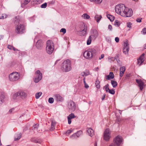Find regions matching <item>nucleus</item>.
Masks as SVG:
<instances>
[{
	"label": "nucleus",
	"mask_w": 146,
	"mask_h": 146,
	"mask_svg": "<svg viewBox=\"0 0 146 146\" xmlns=\"http://www.w3.org/2000/svg\"><path fill=\"white\" fill-rule=\"evenodd\" d=\"M68 124H70L71 123V119H70L69 118H68Z\"/></svg>",
	"instance_id": "680f3d73"
},
{
	"label": "nucleus",
	"mask_w": 146,
	"mask_h": 146,
	"mask_svg": "<svg viewBox=\"0 0 146 146\" xmlns=\"http://www.w3.org/2000/svg\"><path fill=\"white\" fill-rule=\"evenodd\" d=\"M106 79L109 80L110 79H113L114 77V75L112 72H110L109 75H108L106 76Z\"/></svg>",
	"instance_id": "a878e982"
},
{
	"label": "nucleus",
	"mask_w": 146,
	"mask_h": 146,
	"mask_svg": "<svg viewBox=\"0 0 146 146\" xmlns=\"http://www.w3.org/2000/svg\"><path fill=\"white\" fill-rule=\"evenodd\" d=\"M132 23L130 22H128L127 23V27L129 28H131V27Z\"/></svg>",
	"instance_id": "603ef678"
},
{
	"label": "nucleus",
	"mask_w": 146,
	"mask_h": 146,
	"mask_svg": "<svg viewBox=\"0 0 146 146\" xmlns=\"http://www.w3.org/2000/svg\"><path fill=\"white\" fill-rule=\"evenodd\" d=\"M111 83L113 88H115L117 85V82L115 81L111 80Z\"/></svg>",
	"instance_id": "72a5a7b5"
},
{
	"label": "nucleus",
	"mask_w": 146,
	"mask_h": 146,
	"mask_svg": "<svg viewBox=\"0 0 146 146\" xmlns=\"http://www.w3.org/2000/svg\"><path fill=\"white\" fill-rule=\"evenodd\" d=\"M68 108L71 112L74 111L76 108V104L73 101L70 100L68 103Z\"/></svg>",
	"instance_id": "0eeeda50"
},
{
	"label": "nucleus",
	"mask_w": 146,
	"mask_h": 146,
	"mask_svg": "<svg viewBox=\"0 0 146 146\" xmlns=\"http://www.w3.org/2000/svg\"><path fill=\"white\" fill-rule=\"evenodd\" d=\"M31 0H25L24 2L22 3L21 5L23 6L28 4L30 1Z\"/></svg>",
	"instance_id": "c9c22d12"
},
{
	"label": "nucleus",
	"mask_w": 146,
	"mask_h": 146,
	"mask_svg": "<svg viewBox=\"0 0 146 146\" xmlns=\"http://www.w3.org/2000/svg\"><path fill=\"white\" fill-rule=\"evenodd\" d=\"M13 22L14 24L15 25L21 24V21L20 17L18 16H16L13 19Z\"/></svg>",
	"instance_id": "dca6fc26"
},
{
	"label": "nucleus",
	"mask_w": 146,
	"mask_h": 146,
	"mask_svg": "<svg viewBox=\"0 0 146 146\" xmlns=\"http://www.w3.org/2000/svg\"><path fill=\"white\" fill-rule=\"evenodd\" d=\"M89 72L88 70L86 71V72H84L83 73H82L81 74L82 76H86L89 74Z\"/></svg>",
	"instance_id": "79ce46f5"
},
{
	"label": "nucleus",
	"mask_w": 146,
	"mask_h": 146,
	"mask_svg": "<svg viewBox=\"0 0 146 146\" xmlns=\"http://www.w3.org/2000/svg\"><path fill=\"white\" fill-rule=\"evenodd\" d=\"M141 32H143V34H146V27L144 28L142 30Z\"/></svg>",
	"instance_id": "4d7b16f0"
},
{
	"label": "nucleus",
	"mask_w": 146,
	"mask_h": 146,
	"mask_svg": "<svg viewBox=\"0 0 146 146\" xmlns=\"http://www.w3.org/2000/svg\"><path fill=\"white\" fill-rule=\"evenodd\" d=\"M42 45V41L41 40H38L36 44V46L38 49H40Z\"/></svg>",
	"instance_id": "a211bd4d"
},
{
	"label": "nucleus",
	"mask_w": 146,
	"mask_h": 146,
	"mask_svg": "<svg viewBox=\"0 0 146 146\" xmlns=\"http://www.w3.org/2000/svg\"><path fill=\"white\" fill-rule=\"evenodd\" d=\"M117 120L118 122H120L122 120V119L119 118H117Z\"/></svg>",
	"instance_id": "e2e57ef3"
},
{
	"label": "nucleus",
	"mask_w": 146,
	"mask_h": 146,
	"mask_svg": "<svg viewBox=\"0 0 146 146\" xmlns=\"http://www.w3.org/2000/svg\"><path fill=\"white\" fill-rule=\"evenodd\" d=\"M126 7L125 5L123 4H121L117 5L115 8V12L122 16L123 15H124V12H125Z\"/></svg>",
	"instance_id": "7ed1b4c3"
},
{
	"label": "nucleus",
	"mask_w": 146,
	"mask_h": 146,
	"mask_svg": "<svg viewBox=\"0 0 146 146\" xmlns=\"http://www.w3.org/2000/svg\"><path fill=\"white\" fill-rule=\"evenodd\" d=\"M118 57V55H117L116 56L115 58H113V57H112V58H111L110 59H117V58Z\"/></svg>",
	"instance_id": "338daca9"
},
{
	"label": "nucleus",
	"mask_w": 146,
	"mask_h": 146,
	"mask_svg": "<svg viewBox=\"0 0 146 146\" xmlns=\"http://www.w3.org/2000/svg\"><path fill=\"white\" fill-rule=\"evenodd\" d=\"M107 18L110 19L111 21H113L114 18V17L112 15H111L109 14H108L107 15Z\"/></svg>",
	"instance_id": "7c9ffc66"
},
{
	"label": "nucleus",
	"mask_w": 146,
	"mask_h": 146,
	"mask_svg": "<svg viewBox=\"0 0 146 146\" xmlns=\"http://www.w3.org/2000/svg\"><path fill=\"white\" fill-rule=\"evenodd\" d=\"M125 68L124 66H123L120 67L119 68V76L121 77L123 75V74L125 71Z\"/></svg>",
	"instance_id": "f3484780"
},
{
	"label": "nucleus",
	"mask_w": 146,
	"mask_h": 146,
	"mask_svg": "<svg viewBox=\"0 0 146 146\" xmlns=\"http://www.w3.org/2000/svg\"><path fill=\"white\" fill-rule=\"evenodd\" d=\"M108 29L110 31H111L112 29V26L111 25H109L108 26Z\"/></svg>",
	"instance_id": "052dcab7"
},
{
	"label": "nucleus",
	"mask_w": 146,
	"mask_h": 146,
	"mask_svg": "<svg viewBox=\"0 0 146 146\" xmlns=\"http://www.w3.org/2000/svg\"><path fill=\"white\" fill-rule=\"evenodd\" d=\"M109 87V84H107V85H106V86H105L104 87V88H105V90L107 92H108V91H109V90H110L108 87Z\"/></svg>",
	"instance_id": "de8ad7c7"
},
{
	"label": "nucleus",
	"mask_w": 146,
	"mask_h": 146,
	"mask_svg": "<svg viewBox=\"0 0 146 146\" xmlns=\"http://www.w3.org/2000/svg\"><path fill=\"white\" fill-rule=\"evenodd\" d=\"M47 6V3H45L43 4H42L41 6L40 7L41 8H45Z\"/></svg>",
	"instance_id": "09e8293b"
},
{
	"label": "nucleus",
	"mask_w": 146,
	"mask_h": 146,
	"mask_svg": "<svg viewBox=\"0 0 146 146\" xmlns=\"http://www.w3.org/2000/svg\"><path fill=\"white\" fill-rule=\"evenodd\" d=\"M36 77L34 79V81L35 83H38L42 78V74L39 70H37L36 72Z\"/></svg>",
	"instance_id": "6e6552de"
},
{
	"label": "nucleus",
	"mask_w": 146,
	"mask_h": 146,
	"mask_svg": "<svg viewBox=\"0 0 146 146\" xmlns=\"http://www.w3.org/2000/svg\"><path fill=\"white\" fill-rule=\"evenodd\" d=\"M31 141L35 143L41 144L42 142V140L40 139L33 138L31 139Z\"/></svg>",
	"instance_id": "412c9836"
},
{
	"label": "nucleus",
	"mask_w": 146,
	"mask_h": 146,
	"mask_svg": "<svg viewBox=\"0 0 146 146\" xmlns=\"http://www.w3.org/2000/svg\"><path fill=\"white\" fill-rule=\"evenodd\" d=\"M141 19H142L141 18H139L137 19H136V21L137 22L140 23L141 21Z\"/></svg>",
	"instance_id": "13d9d810"
},
{
	"label": "nucleus",
	"mask_w": 146,
	"mask_h": 146,
	"mask_svg": "<svg viewBox=\"0 0 146 146\" xmlns=\"http://www.w3.org/2000/svg\"><path fill=\"white\" fill-rule=\"evenodd\" d=\"M91 2L96 3L97 4L100 3L102 1V0H89Z\"/></svg>",
	"instance_id": "4c0bfd02"
},
{
	"label": "nucleus",
	"mask_w": 146,
	"mask_h": 146,
	"mask_svg": "<svg viewBox=\"0 0 146 146\" xmlns=\"http://www.w3.org/2000/svg\"><path fill=\"white\" fill-rule=\"evenodd\" d=\"M99 69V68L98 67L95 68L94 69V70L95 71H98Z\"/></svg>",
	"instance_id": "774afa93"
},
{
	"label": "nucleus",
	"mask_w": 146,
	"mask_h": 146,
	"mask_svg": "<svg viewBox=\"0 0 146 146\" xmlns=\"http://www.w3.org/2000/svg\"><path fill=\"white\" fill-rule=\"evenodd\" d=\"M83 25L84 27V29H81L80 31L82 33H81L82 35L83 36H84L86 34L87 29V27H85V25L84 23L83 24Z\"/></svg>",
	"instance_id": "5701e85b"
},
{
	"label": "nucleus",
	"mask_w": 146,
	"mask_h": 146,
	"mask_svg": "<svg viewBox=\"0 0 146 146\" xmlns=\"http://www.w3.org/2000/svg\"><path fill=\"white\" fill-rule=\"evenodd\" d=\"M98 35V33L96 29H92L91 31V37H92L93 39H95L97 38Z\"/></svg>",
	"instance_id": "ddd939ff"
},
{
	"label": "nucleus",
	"mask_w": 146,
	"mask_h": 146,
	"mask_svg": "<svg viewBox=\"0 0 146 146\" xmlns=\"http://www.w3.org/2000/svg\"><path fill=\"white\" fill-rule=\"evenodd\" d=\"M75 117V116L74 114L73 113H71L68 116V118H69L70 119L74 118Z\"/></svg>",
	"instance_id": "a19ab883"
},
{
	"label": "nucleus",
	"mask_w": 146,
	"mask_h": 146,
	"mask_svg": "<svg viewBox=\"0 0 146 146\" xmlns=\"http://www.w3.org/2000/svg\"><path fill=\"white\" fill-rule=\"evenodd\" d=\"M38 125L35 124L32 127V130L34 132V133H36L38 132Z\"/></svg>",
	"instance_id": "b1692460"
},
{
	"label": "nucleus",
	"mask_w": 146,
	"mask_h": 146,
	"mask_svg": "<svg viewBox=\"0 0 146 146\" xmlns=\"http://www.w3.org/2000/svg\"><path fill=\"white\" fill-rule=\"evenodd\" d=\"M108 92L110 94H115V92L113 89L110 90L108 91Z\"/></svg>",
	"instance_id": "8fccbe9b"
},
{
	"label": "nucleus",
	"mask_w": 146,
	"mask_h": 146,
	"mask_svg": "<svg viewBox=\"0 0 146 146\" xmlns=\"http://www.w3.org/2000/svg\"><path fill=\"white\" fill-rule=\"evenodd\" d=\"M113 141L117 145H119L121 143L122 141V137L119 135H118L114 139Z\"/></svg>",
	"instance_id": "9b49d317"
},
{
	"label": "nucleus",
	"mask_w": 146,
	"mask_h": 146,
	"mask_svg": "<svg viewBox=\"0 0 146 146\" xmlns=\"http://www.w3.org/2000/svg\"><path fill=\"white\" fill-rule=\"evenodd\" d=\"M25 26L23 24H19L16 26L15 32L19 34H22L25 32Z\"/></svg>",
	"instance_id": "39448f33"
},
{
	"label": "nucleus",
	"mask_w": 146,
	"mask_h": 146,
	"mask_svg": "<svg viewBox=\"0 0 146 146\" xmlns=\"http://www.w3.org/2000/svg\"><path fill=\"white\" fill-rule=\"evenodd\" d=\"M20 77L19 73L17 72H13L9 75V80L13 82L15 81L18 80Z\"/></svg>",
	"instance_id": "20e7f679"
},
{
	"label": "nucleus",
	"mask_w": 146,
	"mask_h": 146,
	"mask_svg": "<svg viewBox=\"0 0 146 146\" xmlns=\"http://www.w3.org/2000/svg\"><path fill=\"white\" fill-rule=\"evenodd\" d=\"M46 50L47 53L50 54L52 53L54 49V44L53 42L50 40L46 41Z\"/></svg>",
	"instance_id": "f03ea898"
},
{
	"label": "nucleus",
	"mask_w": 146,
	"mask_h": 146,
	"mask_svg": "<svg viewBox=\"0 0 146 146\" xmlns=\"http://www.w3.org/2000/svg\"><path fill=\"white\" fill-rule=\"evenodd\" d=\"M19 92H17L13 96V98L14 99H17L18 98H19Z\"/></svg>",
	"instance_id": "f704fd0d"
},
{
	"label": "nucleus",
	"mask_w": 146,
	"mask_h": 146,
	"mask_svg": "<svg viewBox=\"0 0 146 146\" xmlns=\"http://www.w3.org/2000/svg\"><path fill=\"white\" fill-rule=\"evenodd\" d=\"M21 137V134H19V136H18L17 138H15V140L17 141L19 140Z\"/></svg>",
	"instance_id": "6e6d98bb"
},
{
	"label": "nucleus",
	"mask_w": 146,
	"mask_h": 146,
	"mask_svg": "<svg viewBox=\"0 0 146 146\" xmlns=\"http://www.w3.org/2000/svg\"><path fill=\"white\" fill-rule=\"evenodd\" d=\"M55 122L54 120L51 121V126L50 128V130L52 131L55 129Z\"/></svg>",
	"instance_id": "393cba45"
},
{
	"label": "nucleus",
	"mask_w": 146,
	"mask_h": 146,
	"mask_svg": "<svg viewBox=\"0 0 146 146\" xmlns=\"http://www.w3.org/2000/svg\"><path fill=\"white\" fill-rule=\"evenodd\" d=\"M70 137L72 139H76L78 138L77 137V135L76 133H74Z\"/></svg>",
	"instance_id": "c03bdc74"
},
{
	"label": "nucleus",
	"mask_w": 146,
	"mask_h": 146,
	"mask_svg": "<svg viewBox=\"0 0 146 146\" xmlns=\"http://www.w3.org/2000/svg\"><path fill=\"white\" fill-rule=\"evenodd\" d=\"M19 97L22 98H25L27 96L26 93L23 92H19Z\"/></svg>",
	"instance_id": "c85d7f7f"
},
{
	"label": "nucleus",
	"mask_w": 146,
	"mask_h": 146,
	"mask_svg": "<svg viewBox=\"0 0 146 146\" xmlns=\"http://www.w3.org/2000/svg\"><path fill=\"white\" fill-rule=\"evenodd\" d=\"M72 131H73V130H72L71 129L70 130H68V131H66V134H67L69 135Z\"/></svg>",
	"instance_id": "5fc2aeb1"
},
{
	"label": "nucleus",
	"mask_w": 146,
	"mask_h": 146,
	"mask_svg": "<svg viewBox=\"0 0 146 146\" xmlns=\"http://www.w3.org/2000/svg\"><path fill=\"white\" fill-rule=\"evenodd\" d=\"M82 17L85 19H88L90 18V16L86 14H84L82 16Z\"/></svg>",
	"instance_id": "ea45409f"
},
{
	"label": "nucleus",
	"mask_w": 146,
	"mask_h": 146,
	"mask_svg": "<svg viewBox=\"0 0 146 146\" xmlns=\"http://www.w3.org/2000/svg\"><path fill=\"white\" fill-rule=\"evenodd\" d=\"M102 16L100 15H95L94 18L97 22L98 23L102 18Z\"/></svg>",
	"instance_id": "bb28decb"
},
{
	"label": "nucleus",
	"mask_w": 146,
	"mask_h": 146,
	"mask_svg": "<svg viewBox=\"0 0 146 146\" xmlns=\"http://www.w3.org/2000/svg\"><path fill=\"white\" fill-rule=\"evenodd\" d=\"M92 41V37H91V36H90L87 41V45L90 44L91 42Z\"/></svg>",
	"instance_id": "e433bc0d"
},
{
	"label": "nucleus",
	"mask_w": 146,
	"mask_h": 146,
	"mask_svg": "<svg viewBox=\"0 0 146 146\" xmlns=\"http://www.w3.org/2000/svg\"><path fill=\"white\" fill-rule=\"evenodd\" d=\"M114 25L116 27H119L120 25V23L119 21L117 20H115L114 22Z\"/></svg>",
	"instance_id": "58836bf2"
},
{
	"label": "nucleus",
	"mask_w": 146,
	"mask_h": 146,
	"mask_svg": "<svg viewBox=\"0 0 146 146\" xmlns=\"http://www.w3.org/2000/svg\"><path fill=\"white\" fill-rule=\"evenodd\" d=\"M14 108H13L11 109H10L9 111V113H14Z\"/></svg>",
	"instance_id": "864d4df0"
},
{
	"label": "nucleus",
	"mask_w": 146,
	"mask_h": 146,
	"mask_svg": "<svg viewBox=\"0 0 146 146\" xmlns=\"http://www.w3.org/2000/svg\"><path fill=\"white\" fill-rule=\"evenodd\" d=\"M7 17V15L5 14H0V19H4Z\"/></svg>",
	"instance_id": "473e14b6"
},
{
	"label": "nucleus",
	"mask_w": 146,
	"mask_h": 146,
	"mask_svg": "<svg viewBox=\"0 0 146 146\" xmlns=\"http://www.w3.org/2000/svg\"><path fill=\"white\" fill-rule=\"evenodd\" d=\"M129 44L127 43V42H124V47L123 48V52L125 54H128L129 49Z\"/></svg>",
	"instance_id": "4468645a"
},
{
	"label": "nucleus",
	"mask_w": 146,
	"mask_h": 146,
	"mask_svg": "<svg viewBox=\"0 0 146 146\" xmlns=\"http://www.w3.org/2000/svg\"><path fill=\"white\" fill-rule=\"evenodd\" d=\"M48 102L50 104H52L53 103L54 100L52 98H50L48 100Z\"/></svg>",
	"instance_id": "49530a36"
},
{
	"label": "nucleus",
	"mask_w": 146,
	"mask_h": 146,
	"mask_svg": "<svg viewBox=\"0 0 146 146\" xmlns=\"http://www.w3.org/2000/svg\"><path fill=\"white\" fill-rule=\"evenodd\" d=\"M104 54H102L101 55V57L100 58V57L99 58V59L100 60H101L102 59L104 58Z\"/></svg>",
	"instance_id": "0e129e2a"
},
{
	"label": "nucleus",
	"mask_w": 146,
	"mask_h": 146,
	"mask_svg": "<svg viewBox=\"0 0 146 146\" xmlns=\"http://www.w3.org/2000/svg\"><path fill=\"white\" fill-rule=\"evenodd\" d=\"M96 52V51L95 49H91L89 51H86L84 53V56L86 58L89 59L92 58L94 54Z\"/></svg>",
	"instance_id": "423d86ee"
},
{
	"label": "nucleus",
	"mask_w": 146,
	"mask_h": 146,
	"mask_svg": "<svg viewBox=\"0 0 146 146\" xmlns=\"http://www.w3.org/2000/svg\"><path fill=\"white\" fill-rule=\"evenodd\" d=\"M100 82L98 79H96L95 82V85L96 87L98 88L99 89L100 88Z\"/></svg>",
	"instance_id": "c756f323"
},
{
	"label": "nucleus",
	"mask_w": 146,
	"mask_h": 146,
	"mask_svg": "<svg viewBox=\"0 0 146 146\" xmlns=\"http://www.w3.org/2000/svg\"><path fill=\"white\" fill-rule=\"evenodd\" d=\"M85 87L86 88H87L89 87V86L88 84H84Z\"/></svg>",
	"instance_id": "69168bd1"
},
{
	"label": "nucleus",
	"mask_w": 146,
	"mask_h": 146,
	"mask_svg": "<svg viewBox=\"0 0 146 146\" xmlns=\"http://www.w3.org/2000/svg\"><path fill=\"white\" fill-rule=\"evenodd\" d=\"M136 81L138 84V86L139 87L141 91L143 90L145 86L144 83L141 79H136Z\"/></svg>",
	"instance_id": "f8f14e48"
},
{
	"label": "nucleus",
	"mask_w": 146,
	"mask_h": 146,
	"mask_svg": "<svg viewBox=\"0 0 146 146\" xmlns=\"http://www.w3.org/2000/svg\"><path fill=\"white\" fill-rule=\"evenodd\" d=\"M55 98L57 101L62 102L63 100V98L59 94H56L55 96Z\"/></svg>",
	"instance_id": "aec40b11"
},
{
	"label": "nucleus",
	"mask_w": 146,
	"mask_h": 146,
	"mask_svg": "<svg viewBox=\"0 0 146 146\" xmlns=\"http://www.w3.org/2000/svg\"><path fill=\"white\" fill-rule=\"evenodd\" d=\"M7 48L10 50H13L14 51L18 50L17 49L15 48L13 46L11 45H8L7 46Z\"/></svg>",
	"instance_id": "2f4dec72"
},
{
	"label": "nucleus",
	"mask_w": 146,
	"mask_h": 146,
	"mask_svg": "<svg viewBox=\"0 0 146 146\" xmlns=\"http://www.w3.org/2000/svg\"><path fill=\"white\" fill-rule=\"evenodd\" d=\"M42 94V92H39L36 94L35 95V97L36 99L38 98L40 96H41Z\"/></svg>",
	"instance_id": "37998d69"
},
{
	"label": "nucleus",
	"mask_w": 146,
	"mask_h": 146,
	"mask_svg": "<svg viewBox=\"0 0 146 146\" xmlns=\"http://www.w3.org/2000/svg\"><path fill=\"white\" fill-rule=\"evenodd\" d=\"M144 56L145 54H143L137 60L138 64L139 65V66L141 65L142 64L143 62L144 61Z\"/></svg>",
	"instance_id": "2eb2a0df"
},
{
	"label": "nucleus",
	"mask_w": 146,
	"mask_h": 146,
	"mask_svg": "<svg viewBox=\"0 0 146 146\" xmlns=\"http://www.w3.org/2000/svg\"><path fill=\"white\" fill-rule=\"evenodd\" d=\"M111 137V133L109 129H106L104 131V138L106 141H109Z\"/></svg>",
	"instance_id": "1a4fd4ad"
},
{
	"label": "nucleus",
	"mask_w": 146,
	"mask_h": 146,
	"mask_svg": "<svg viewBox=\"0 0 146 146\" xmlns=\"http://www.w3.org/2000/svg\"><path fill=\"white\" fill-rule=\"evenodd\" d=\"M87 129V132L88 135L91 137L93 136L94 134V130L91 128H88Z\"/></svg>",
	"instance_id": "6ab92c4d"
},
{
	"label": "nucleus",
	"mask_w": 146,
	"mask_h": 146,
	"mask_svg": "<svg viewBox=\"0 0 146 146\" xmlns=\"http://www.w3.org/2000/svg\"><path fill=\"white\" fill-rule=\"evenodd\" d=\"M115 40L117 42H118L119 41V39L118 37H116L115 38Z\"/></svg>",
	"instance_id": "bf43d9fd"
},
{
	"label": "nucleus",
	"mask_w": 146,
	"mask_h": 146,
	"mask_svg": "<svg viewBox=\"0 0 146 146\" xmlns=\"http://www.w3.org/2000/svg\"><path fill=\"white\" fill-rule=\"evenodd\" d=\"M5 98V96L3 94H1L0 96V104H2L4 101V99Z\"/></svg>",
	"instance_id": "cd10ccee"
},
{
	"label": "nucleus",
	"mask_w": 146,
	"mask_h": 146,
	"mask_svg": "<svg viewBox=\"0 0 146 146\" xmlns=\"http://www.w3.org/2000/svg\"><path fill=\"white\" fill-rule=\"evenodd\" d=\"M66 29L64 28H62L60 31V32H62L64 34L66 33Z\"/></svg>",
	"instance_id": "3c124183"
},
{
	"label": "nucleus",
	"mask_w": 146,
	"mask_h": 146,
	"mask_svg": "<svg viewBox=\"0 0 146 146\" xmlns=\"http://www.w3.org/2000/svg\"><path fill=\"white\" fill-rule=\"evenodd\" d=\"M61 69L62 71L65 72L71 70L72 67L70 60L68 59L64 60L62 64Z\"/></svg>",
	"instance_id": "f257e3e1"
},
{
	"label": "nucleus",
	"mask_w": 146,
	"mask_h": 146,
	"mask_svg": "<svg viewBox=\"0 0 146 146\" xmlns=\"http://www.w3.org/2000/svg\"><path fill=\"white\" fill-rule=\"evenodd\" d=\"M76 133L77 134V137H79L82 134V132L81 131H78Z\"/></svg>",
	"instance_id": "a18cd8bd"
},
{
	"label": "nucleus",
	"mask_w": 146,
	"mask_h": 146,
	"mask_svg": "<svg viewBox=\"0 0 146 146\" xmlns=\"http://www.w3.org/2000/svg\"><path fill=\"white\" fill-rule=\"evenodd\" d=\"M44 1V0H33L31 3L33 5H35L42 3Z\"/></svg>",
	"instance_id": "4be33fe9"
},
{
	"label": "nucleus",
	"mask_w": 146,
	"mask_h": 146,
	"mask_svg": "<svg viewBox=\"0 0 146 146\" xmlns=\"http://www.w3.org/2000/svg\"><path fill=\"white\" fill-rule=\"evenodd\" d=\"M124 15H123L122 16L123 17H129L132 15L133 12L131 9H130L126 7L125 10V12H124Z\"/></svg>",
	"instance_id": "9d476101"
}]
</instances>
